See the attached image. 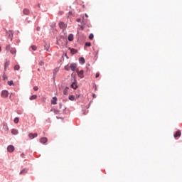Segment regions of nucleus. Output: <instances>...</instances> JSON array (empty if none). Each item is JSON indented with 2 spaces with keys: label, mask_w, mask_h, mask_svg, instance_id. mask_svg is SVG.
<instances>
[{
  "label": "nucleus",
  "mask_w": 182,
  "mask_h": 182,
  "mask_svg": "<svg viewBox=\"0 0 182 182\" xmlns=\"http://www.w3.org/2000/svg\"><path fill=\"white\" fill-rule=\"evenodd\" d=\"M9 95V92H8L7 90H3L1 92V97H4V98L8 97Z\"/></svg>",
  "instance_id": "1"
},
{
  "label": "nucleus",
  "mask_w": 182,
  "mask_h": 182,
  "mask_svg": "<svg viewBox=\"0 0 182 182\" xmlns=\"http://www.w3.org/2000/svg\"><path fill=\"white\" fill-rule=\"evenodd\" d=\"M173 136L175 137V139H178V137H181V131L178 130L174 134Z\"/></svg>",
  "instance_id": "2"
},
{
  "label": "nucleus",
  "mask_w": 182,
  "mask_h": 182,
  "mask_svg": "<svg viewBox=\"0 0 182 182\" xmlns=\"http://www.w3.org/2000/svg\"><path fill=\"white\" fill-rule=\"evenodd\" d=\"M15 150V147L12 145H9L7 147V151H9V153H12V151H14Z\"/></svg>",
  "instance_id": "3"
},
{
  "label": "nucleus",
  "mask_w": 182,
  "mask_h": 182,
  "mask_svg": "<svg viewBox=\"0 0 182 182\" xmlns=\"http://www.w3.org/2000/svg\"><path fill=\"white\" fill-rule=\"evenodd\" d=\"M28 137H29V139H31L32 140V139H35V137H38V134L30 133V134H28Z\"/></svg>",
  "instance_id": "4"
},
{
  "label": "nucleus",
  "mask_w": 182,
  "mask_h": 182,
  "mask_svg": "<svg viewBox=\"0 0 182 182\" xmlns=\"http://www.w3.org/2000/svg\"><path fill=\"white\" fill-rule=\"evenodd\" d=\"M77 73L79 76V77H80V79H83L84 76H83V70H77Z\"/></svg>",
  "instance_id": "5"
},
{
  "label": "nucleus",
  "mask_w": 182,
  "mask_h": 182,
  "mask_svg": "<svg viewBox=\"0 0 182 182\" xmlns=\"http://www.w3.org/2000/svg\"><path fill=\"white\" fill-rule=\"evenodd\" d=\"M3 129L4 132H8L9 130V128L8 127V124L6 122L3 123Z\"/></svg>",
  "instance_id": "6"
},
{
  "label": "nucleus",
  "mask_w": 182,
  "mask_h": 182,
  "mask_svg": "<svg viewBox=\"0 0 182 182\" xmlns=\"http://www.w3.org/2000/svg\"><path fill=\"white\" fill-rule=\"evenodd\" d=\"M40 142L43 143V144H45V143L48 142V138L46 137H42L40 139Z\"/></svg>",
  "instance_id": "7"
},
{
  "label": "nucleus",
  "mask_w": 182,
  "mask_h": 182,
  "mask_svg": "<svg viewBox=\"0 0 182 182\" xmlns=\"http://www.w3.org/2000/svg\"><path fill=\"white\" fill-rule=\"evenodd\" d=\"M7 35H9V38H10L11 41H12V36H14V33L12 31H6Z\"/></svg>",
  "instance_id": "8"
},
{
  "label": "nucleus",
  "mask_w": 182,
  "mask_h": 182,
  "mask_svg": "<svg viewBox=\"0 0 182 182\" xmlns=\"http://www.w3.org/2000/svg\"><path fill=\"white\" fill-rule=\"evenodd\" d=\"M71 87L73 89H77V85H76V80H74V82L71 84Z\"/></svg>",
  "instance_id": "9"
},
{
  "label": "nucleus",
  "mask_w": 182,
  "mask_h": 182,
  "mask_svg": "<svg viewBox=\"0 0 182 182\" xmlns=\"http://www.w3.org/2000/svg\"><path fill=\"white\" fill-rule=\"evenodd\" d=\"M70 68L73 72H75V70H76L77 65L76 64H70Z\"/></svg>",
  "instance_id": "10"
},
{
  "label": "nucleus",
  "mask_w": 182,
  "mask_h": 182,
  "mask_svg": "<svg viewBox=\"0 0 182 182\" xmlns=\"http://www.w3.org/2000/svg\"><path fill=\"white\" fill-rule=\"evenodd\" d=\"M11 132L12 134H14V135H16L18 133V129H12L11 130Z\"/></svg>",
  "instance_id": "11"
},
{
  "label": "nucleus",
  "mask_w": 182,
  "mask_h": 182,
  "mask_svg": "<svg viewBox=\"0 0 182 182\" xmlns=\"http://www.w3.org/2000/svg\"><path fill=\"white\" fill-rule=\"evenodd\" d=\"M23 14L24 15H29V9H24L23 10Z\"/></svg>",
  "instance_id": "12"
},
{
  "label": "nucleus",
  "mask_w": 182,
  "mask_h": 182,
  "mask_svg": "<svg viewBox=\"0 0 182 182\" xmlns=\"http://www.w3.org/2000/svg\"><path fill=\"white\" fill-rule=\"evenodd\" d=\"M59 26H60V28L61 29H65V23H63V22H60V23H59Z\"/></svg>",
  "instance_id": "13"
},
{
  "label": "nucleus",
  "mask_w": 182,
  "mask_h": 182,
  "mask_svg": "<svg viewBox=\"0 0 182 182\" xmlns=\"http://www.w3.org/2000/svg\"><path fill=\"white\" fill-rule=\"evenodd\" d=\"M68 39L70 42H72V41H73V34H69Z\"/></svg>",
  "instance_id": "14"
},
{
  "label": "nucleus",
  "mask_w": 182,
  "mask_h": 182,
  "mask_svg": "<svg viewBox=\"0 0 182 182\" xmlns=\"http://www.w3.org/2000/svg\"><path fill=\"white\" fill-rule=\"evenodd\" d=\"M57 100H58V98H56V97H53L51 101L52 105H56Z\"/></svg>",
  "instance_id": "15"
},
{
  "label": "nucleus",
  "mask_w": 182,
  "mask_h": 182,
  "mask_svg": "<svg viewBox=\"0 0 182 182\" xmlns=\"http://www.w3.org/2000/svg\"><path fill=\"white\" fill-rule=\"evenodd\" d=\"M70 53H72V55H75V53H77V50L75 48H70Z\"/></svg>",
  "instance_id": "16"
},
{
  "label": "nucleus",
  "mask_w": 182,
  "mask_h": 182,
  "mask_svg": "<svg viewBox=\"0 0 182 182\" xmlns=\"http://www.w3.org/2000/svg\"><path fill=\"white\" fill-rule=\"evenodd\" d=\"M10 52L11 53H12V55H15V53H16V49H15L14 48H11Z\"/></svg>",
  "instance_id": "17"
},
{
  "label": "nucleus",
  "mask_w": 182,
  "mask_h": 182,
  "mask_svg": "<svg viewBox=\"0 0 182 182\" xmlns=\"http://www.w3.org/2000/svg\"><path fill=\"white\" fill-rule=\"evenodd\" d=\"M37 97H38V95H31L30 97V100H35L36 99H37Z\"/></svg>",
  "instance_id": "18"
},
{
  "label": "nucleus",
  "mask_w": 182,
  "mask_h": 182,
  "mask_svg": "<svg viewBox=\"0 0 182 182\" xmlns=\"http://www.w3.org/2000/svg\"><path fill=\"white\" fill-rule=\"evenodd\" d=\"M9 61H6L4 64V70H6V68H8V66H9Z\"/></svg>",
  "instance_id": "19"
},
{
  "label": "nucleus",
  "mask_w": 182,
  "mask_h": 182,
  "mask_svg": "<svg viewBox=\"0 0 182 182\" xmlns=\"http://www.w3.org/2000/svg\"><path fill=\"white\" fill-rule=\"evenodd\" d=\"M69 90V87H66L63 90V95H68V90Z\"/></svg>",
  "instance_id": "20"
},
{
  "label": "nucleus",
  "mask_w": 182,
  "mask_h": 182,
  "mask_svg": "<svg viewBox=\"0 0 182 182\" xmlns=\"http://www.w3.org/2000/svg\"><path fill=\"white\" fill-rule=\"evenodd\" d=\"M19 69H21L19 65H16L14 66V70H19Z\"/></svg>",
  "instance_id": "21"
},
{
  "label": "nucleus",
  "mask_w": 182,
  "mask_h": 182,
  "mask_svg": "<svg viewBox=\"0 0 182 182\" xmlns=\"http://www.w3.org/2000/svg\"><path fill=\"white\" fill-rule=\"evenodd\" d=\"M14 123H16V124H18V123H19V118L16 117V118L14 119Z\"/></svg>",
  "instance_id": "22"
},
{
  "label": "nucleus",
  "mask_w": 182,
  "mask_h": 182,
  "mask_svg": "<svg viewBox=\"0 0 182 182\" xmlns=\"http://www.w3.org/2000/svg\"><path fill=\"white\" fill-rule=\"evenodd\" d=\"M11 49H12V48H11V45H7V46H6V50H11Z\"/></svg>",
  "instance_id": "23"
},
{
  "label": "nucleus",
  "mask_w": 182,
  "mask_h": 182,
  "mask_svg": "<svg viewBox=\"0 0 182 182\" xmlns=\"http://www.w3.org/2000/svg\"><path fill=\"white\" fill-rule=\"evenodd\" d=\"M79 61L80 62V63H85V58H80V59H79Z\"/></svg>",
  "instance_id": "24"
},
{
  "label": "nucleus",
  "mask_w": 182,
  "mask_h": 182,
  "mask_svg": "<svg viewBox=\"0 0 182 182\" xmlns=\"http://www.w3.org/2000/svg\"><path fill=\"white\" fill-rule=\"evenodd\" d=\"M69 100H72V101L75 100V96H73V95H70V96H69Z\"/></svg>",
  "instance_id": "25"
},
{
  "label": "nucleus",
  "mask_w": 182,
  "mask_h": 182,
  "mask_svg": "<svg viewBox=\"0 0 182 182\" xmlns=\"http://www.w3.org/2000/svg\"><path fill=\"white\" fill-rule=\"evenodd\" d=\"M31 49H32L33 50H36V49H38V48L36 47V46H31Z\"/></svg>",
  "instance_id": "26"
},
{
  "label": "nucleus",
  "mask_w": 182,
  "mask_h": 182,
  "mask_svg": "<svg viewBox=\"0 0 182 182\" xmlns=\"http://www.w3.org/2000/svg\"><path fill=\"white\" fill-rule=\"evenodd\" d=\"M8 85H9V86H12V85H14V81H12V80L9 81V82H8Z\"/></svg>",
  "instance_id": "27"
},
{
  "label": "nucleus",
  "mask_w": 182,
  "mask_h": 182,
  "mask_svg": "<svg viewBox=\"0 0 182 182\" xmlns=\"http://www.w3.org/2000/svg\"><path fill=\"white\" fill-rule=\"evenodd\" d=\"M93 38H94L93 33L90 34L89 39H90V41H92V39H93Z\"/></svg>",
  "instance_id": "28"
},
{
  "label": "nucleus",
  "mask_w": 182,
  "mask_h": 182,
  "mask_svg": "<svg viewBox=\"0 0 182 182\" xmlns=\"http://www.w3.org/2000/svg\"><path fill=\"white\" fill-rule=\"evenodd\" d=\"M26 173V169H23L21 172L20 174H25Z\"/></svg>",
  "instance_id": "29"
},
{
  "label": "nucleus",
  "mask_w": 182,
  "mask_h": 182,
  "mask_svg": "<svg viewBox=\"0 0 182 182\" xmlns=\"http://www.w3.org/2000/svg\"><path fill=\"white\" fill-rule=\"evenodd\" d=\"M3 79H4V80H6V79H8V76H6V75L4 74Z\"/></svg>",
  "instance_id": "30"
},
{
  "label": "nucleus",
  "mask_w": 182,
  "mask_h": 182,
  "mask_svg": "<svg viewBox=\"0 0 182 182\" xmlns=\"http://www.w3.org/2000/svg\"><path fill=\"white\" fill-rule=\"evenodd\" d=\"M85 46H88L90 47L91 46V43L89 42L85 43Z\"/></svg>",
  "instance_id": "31"
},
{
  "label": "nucleus",
  "mask_w": 182,
  "mask_h": 182,
  "mask_svg": "<svg viewBox=\"0 0 182 182\" xmlns=\"http://www.w3.org/2000/svg\"><path fill=\"white\" fill-rule=\"evenodd\" d=\"M100 76V73H97L96 75H95L96 79H97V77H99Z\"/></svg>",
  "instance_id": "32"
},
{
  "label": "nucleus",
  "mask_w": 182,
  "mask_h": 182,
  "mask_svg": "<svg viewBox=\"0 0 182 182\" xmlns=\"http://www.w3.org/2000/svg\"><path fill=\"white\" fill-rule=\"evenodd\" d=\"M39 65H40V66H43V65H45V63L43 61H40Z\"/></svg>",
  "instance_id": "33"
},
{
  "label": "nucleus",
  "mask_w": 182,
  "mask_h": 182,
  "mask_svg": "<svg viewBox=\"0 0 182 182\" xmlns=\"http://www.w3.org/2000/svg\"><path fill=\"white\" fill-rule=\"evenodd\" d=\"M38 89V86L33 87V90H35V92H37Z\"/></svg>",
  "instance_id": "34"
},
{
  "label": "nucleus",
  "mask_w": 182,
  "mask_h": 182,
  "mask_svg": "<svg viewBox=\"0 0 182 182\" xmlns=\"http://www.w3.org/2000/svg\"><path fill=\"white\" fill-rule=\"evenodd\" d=\"M65 70H69V68L68 67V65H66V66L65 67Z\"/></svg>",
  "instance_id": "35"
},
{
  "label": "nucleus",
  "mask_w": 182,
  "mask_h": 182,
  "mask_svg": "<svg viewBox=\"0 0 182 182\" xmlns=\"http://www.w3.org/2000/svg\"><path fill=\"white\" fill-rule=\"evenodd\" d=\"M68 15L70 16H72V11H69Z\"/></svg>",
  "instance_id": "36"
},
{
  "label": "nucleus",
  "mask_w": 182,
  "mask_h": 182,
  "mask_svg": "<svg viewBox=\"0 0 182 182\" xmlns=\"http://www.w3.org/2000/svg\"><path fill=\"white\" fill-rule=\"evenodd\" d=\"M81 29H82V31H83L85 29V27L83 26H82Z\"/></svg>",
  "instance_id": "37"
},
{
  "label": "nucleus",
  "mask_w": 182,
  "mask_h": 182,
  "mask_svg": "<svg viewBox=\"0 0 182 182\" xmlns=\"http://www.w3.org/2000/svg\"><path fill=\"white\" fill-rule=\"evenodd\" d=\"M92 97L95 99V97H96V95H95V94H93V95H92Z\"/></svg>",
  "instance_id": "38"
},
{
  "label": "nucleus",
  "mask_w": 182,
  "mask_h": 182,
  "mask_svg": "<svg viewBox=\"0 0 182 182\" xmlns=\"http://www.w3.org/2000/svg\"><path fill=\"white\" fill-rule=\"evenodd\" d=\"M80 21H81L80 18L77 19V22H80Z\"/></svg>",
  "instance_id": "39"
},
{
  "label": "nucleus",
  "mask_w": 182,
  "mask_h": 182,
  "mask_svg": "<svg viewBox=\"0 0 182 182\" xmlns=\"http://www.w3.org/2000/svg\"><path fill=\"white\" fill-rule=\"evenodd\" d=\"M60 15H63V11H60Z\"/></svg>",
  "instance_id": "40"
},
{
  "label": "nucleus",
  "mask_w": 182,
  "mask_h": 182,
  "mask_svg": "<svg viewBox=\"0 0 182 182\" xmlns=\"http://www.w3.org/2000/svg\"><path fill=\"white\" fill-rule=\"evenodd\" d=\"M24 156H25V155H24L23 154H21V157H24Z\"/></svg>",
  "instance_id": "41"
},
{
  "label": "nucleus",
  "mask_w": 182,
  "mask_h": 182,
  "mask_svg": "<svg viewBox=\"0 0 182 182\" xmlns=\"http://www.w3.org/2000/svg\"><path fill=\"white\" fill-rule=\"evenodd\" d=\"M38 72H41V69L38 68Z\"/></svg>",
  "instance_id": "42"
},
{
  "label": "nucleus",
  "mask_w": 182,
  "mask_h": 182,
  "mask_svg": "<svg viewBox=\"0 0 182 182\" xmlns=\"http://www.w3.org/2000/svg\"><path fill=\"white\" fill-rule=\"evenodd\" d=\"M86 18H87V14H85Z\"/></svg>",
  "instance_id": "43"
},
{
  "label": "nucleus",
  "mask_w": 182,
  "mask_h": 182,
  "mask_svg": "<svg viewBox=\"0 0 182 182\" xmlns=\"http://www.w3.org/2000/svg\"><path fill=\"white\" fill-rule=\"evenodd\" d=\"M1 47H0V52H1Z\"/></svg>",
  "instance_id": "44"
}]
</instances>
